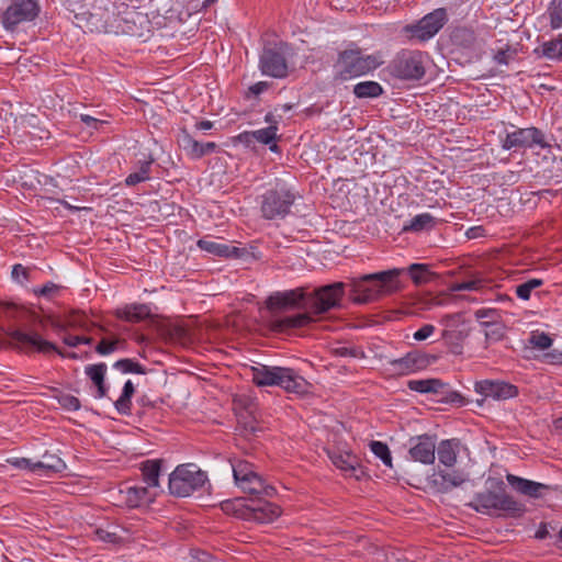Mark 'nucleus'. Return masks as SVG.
I'll list each match as a JSON object with an SVG mask.
<instances>
[{
  "mask_svg": "<svg viewBox=\"0 0 562 562\" xmlns=\"http://www.w3.org/2000/svg\"><path fill=\"white\" fill-rule=\"evenodd\" d=\"M475 392L485 397L503 401L515 397L518 389L504 381L483 380L475 383Z\"/></svg>",
  "mask_w": 562,
  "mask_h": 562,
  "instance_id": "f3484780",
  "label": "nucleus"
},
{
  "mask_svg": "<svg viewBox=\"0 0 562 562\" xmlns=\"http://www.w3.org/2000/svg\"><path fill=\"white\" fill-rule=\"evenodd\" d=\"M225 513H234L245 520H254L260 524H270L281 515V508L261 497L252 499L251 504H245L243 498L226 501L222 504Z\"/></svg>",
  "mask_w": 562,
  "mask_h": 562,
  "instance_id": "39448f33",
  "label": "nucleus"
},
{
  "mask_svg": "<svg viewBox=\"0 0 562 562\" xmlns=\"http://www.w3.org/2000/svg\"><path fill=\"white\" fill-rule=\"evenodd\" d=\"M106 369L108 367L104 362L89 364L85 369L86 374L97 386V397L99 398L104 397L108 393V386L104 382Z\"/></svg>",
  "mask_w": 562,
  "mask_h": 562,
  "instance_id": "bb28decb",
  "label": "nucleus"
},
{
  "mask_svg": "<svg viewBox=\"0 0 562 562\" xmlns=\"http://www.w3.org/2000/svg\"><path fill=\"white\" fill-rule=\"evenodd\" d=\"M459 446L458 439L442 440L437 448L439 462L448 468L453 467L457 462Z\"/></svg>",
  "mask_w": 562,
  "mask_h": 562,
  "instance_id": "cd10ccee",
  "label": "nucleus"
},
{
  "mask_svg": "<svg viewBox=\"0 0 562 562\" xmlns=\"http://www.w3.org/2000/svg\"><path fill=\"white\" fill-rule=\"evenodd\" d=\"M153 162H154V158H151V157L147 160L138 161L137 170L131 172L126 177L125 184L127 187H133L140 182L149 180Z\"/></svg>",
  "mask_w": 562,
  "mask_h": 562,
  "instance_id": "f704fd0d",
  "label": "nucleus"
},
{
  "mask_svg": "<svg viewBox=\"0 0 562 562\" xmlns=\"http://www.w3.org/2000/svg\"><path fill=\"white\" fill-rule=\"evenodd\" d=\"M313 321L308 313L294 315H285L276 317L271 321V328L274 331H285L292 328H301L307 326Z\"/></svg>",
  "mask_w": 562,
  "mask_h": 562,
  "instance_id": "5701e85b",
  "label": "nucleus"
},
{
  "mask_svg": "<svg viewBox=\"0 0 562 562\" xmlns=\"http://www.w3.org/2000/svg\"><path fill=\"white\" fill-rule=\"evenodd\" d=\"M207 482V475L198 465L186 463L178 465L169 475V492L177 497L190 496Z\"/></svg>",
  "mask_w": 562,
  "mask_h": 562,
  "instance_id": "0eeeda50",
  "label": "nucleus"
},
{
  "mask_svg": "<svg viewBox=\"0 0 562 562\" xmlns=\"http://www.w3.org/2000/svg\"><path fill=\"white\" fill-rule=\"evenodd\" d=\"M58 403L67 411H78L80 408V401L78 397L70 394H61L58 396Z\"/></svg>",
  "mask_w": 562,
  "mask_h": 562,
  "instance_id": "603ef678",
  "label": "nucleus"
},
{
  "mask_svg": "<svg viewBox=\"0 0 562 562\" xmlns=\"http://www.w3.org/2000/svg\"><path fill=\"white\" fill-rule=\"evenodd\" d=\"M328 457L333 464L349 476L359 477L360 464L357 456L347 451H329Z\"/></svg>",
  "mask_w": 562,
  "mask_h": 562,
  "instance_id": "4be33fe9",
  "label": "nucleus"
},
{
  "mask_svg": "<svg viewBox=\"0 0 562 562\" xmlns=\"http://www.w3.org/2000/svg\"><path fill=\"white\" fill-rule=\"evenodd\" d=\"M11 274L13 280H15L19 283H23L24 281L29 280L30 270L24 266L18 263L13 266Z\"/></svg>",
  "mask_w": 562,
  "mask_h": 562,
  "instance_id": "13d9d810",
  "label": "nucleus"
},
{
  "mask_svg": "<svg viewBox=\"0 0 562 562\" xmlns=\"http://www.w3.org/2000/svg\"><path fill=\"white\" fill-rule=\"evenodd\" d=\"M181 144L184 150L194 159H199L205 155L215 151L217 145L213 142L199 143L190 134L184 133L181 139Z\"/></svg>",
  "mask_w": 562,
  "mask_h": 562,
  "instance_id": "393cba45",
  "label": "nucleus"
},
{
  "mask_svg": "<svg viewBox=\"0 0 562 562\" xmlns=\"http://www.w3.org/2000/svg\"><path fill=\"white\" fill-rule=\"evenodd\" d=\"M346 288L347 284L344 282H334L313 289L307 296L306 311L314 315H322L340 308Z\"/></svg>",
  "mask_w": 562,
  "mask_h": 562,
  "instance_id": "1a4fd4ad",
  "label": "nucleus"
},
{
  "mask_svg": "<svg viewBox=\"0 0 562 562\" xmlns=\"http://www.w3.org/2000/svg\"><path fill=\"white\" fill-rule=\"evenodd\" d=\"M80 120L82 123H85L86 126L92 127V128H98V124L100 123V121L98 119H95L91 115H88V114H81Z\"/></svg>",
  "mask_w": 562,
  "mask_h": 562,
  "instance_id": "338daca9",
  "label": "nucleus"
},
{
  "mask_svg": "<svg viewBox=\"0 0 562 562\" xmlns=\"http://www.w3.org/2000/svg\"><path fill=\"white\" fill-rule=\"evenodd\" d=\"M237 486L240 487L243 492L256 498H260L261 496L273 497L277 493V490L272 485L266 484L263 479L257 473L246 477L245 481L240 482Z\"/></svg>",
  "mask_w": 562,
  "mask_h": 562,
  "instance_id": "aec40b11",
  "label": "nucleus"
},
{
  "mask_svg": "<svg viewBox=\"0 0 562 562\" xmlns=\"http://www.w3.org/2000/svg\"><path fill=\"white\" fill-rule=\"evenodd\" d=\"M353 93L359 99L378 98L383 93V88L376 81H361L353 87Z\"/></svg>",
  "mask_w": 562,
  "mask_h": 562,
  "instance_id": "e433bc0d",
  "label": "nucleus"
},
{
  "mask_svg": "<svg viewBox=\"0 0 562 562\" xmlns=\"http://www.w3.org/2000/svg\"><path fill=\"white\" fill-rule=\"evenodd\" d=\"M37 473H57L66 469L65 462L56 454L45 452L41 461H36Z\"/></svg>",
  "mask_w": 562,
  "mask_h": 562,
  "instance_id": "2f4dec72",
  "label": "nucleus"
},
{
  "mask_svg": "<svg viewBox=\"0 0 562 562\" xmlns=\"http://www.w3.org/2000/svg\"><path fill=\"white\" fill-rule=\"evenodd\" d=\"M403 269H390L352 279L348 284L349 297L355 304H368L401 289L398 277Z\"/></svg>",
  "mask_w": 562,
  "mask_h": 562,
  "instance_id": "f03ea898",
  "label": "nucleus"
},
{
  "mask_svg": "<svg viewBox=\"0 0 562 562\" xmlns=\"http://www.w3.org/2000/svg\"><path fill=\"white\" fill-rule=\"evenodd\" d=\"M438 474L442 482L451 487L460 486L468 479V475L462 471H439Z\"/></svg>",
  "mask_w": 562,
  "mask_h": 562,
  "instance_id": "49530a36",
  "label": "nucleus"
},
{
  "mask_svg": "<svg viewBox=\"0 0 562 562\" xmlns=\"http://www.w3.org/2000/svg\"><path fill=\"white\" fill-rule=\"evenodd\" d=\"M481 280L474 279L463 282H458L452 285L453 291H473L481 288Z\"/></svg>",
  "mask_w": 562,
  "mask_h": 562,
  "instance_id": "4d7b16f0",
  "label": "nucleus"
},
{
  "mask_svg": "<svg viewBox=\"0 0 562 562\" xmlns=\"http://www.w3.org/2000/svg\"><path fill=\"white\" fill-rule=\"evenodd\" d=\"M436 441L429 435L412 437L409 439L408 454L413 461L423 464H432L436 459Z\"/></svg>",
  "mask_w": 562,
  "mask_h": 562,
  "instance_id": "2eb2a0df",
  "label": "nucleus"
},
{
  "mask_svg": "<svg viewBox=\"0 0 562 562\" xmlns=\"http://www.w3.org/2000/svg\"><path fill=\"white\" fill-rule=\"evenodd\" d=\"M308 294L310 292L305 288L279 292L269 296L268 306L270 308L297 307L306 310Z\"/></svg>",
  "mask_w": 562,
  "mask_h": 562,
  "instance_id": "a211bd4d",
  "label": "nucleus"
},
{
  "mask_svg": "<svg viewBox=\"0 0 562 562\" xmlns=\"http://www.w3.org/2000/svg\"><path fill=\"white\" fill-rule=\"evenodd\" d=\"M238 140L246 144L247 146H250L251 144L255 143V137L251 136V131H246L238 135Z\"/></svg>",
  "mask_w": 562,
  "mask_h": 562,
  "instance_id": "774afa93",
  "label": "nucleus"
},
{
  "mask_svg": "<svg viewBox=\"0 0 562 562\" xmlns=\"http://www.w3.org/2000/svg\"><path fill=\"white\" fill-rule=\"evenodd\" d=\"M233 475L235 483L238 485L240 482L245 481L246 477H249L254 473V465L245 460H237L232 463Z\"/></svg>",
  "mask_w": 562,
  "mask_h": 562,
  "instance_id": "a19ab883",
  "label": "nucleus"
},
{
  "mask_svg": "<svg viewBox=\"0 0 562 562\" xmlns=\"http://www.w3.org/2000/svg\"><path fill=\"white\" fill-rule=\"evenodd\" d=\"M481 326L484 328L486 342H496L505 337L506 326L499 318L492 321H482Z\"/></svg>",
  "mask_w": 562,
  "mask_h": 562,
  "instance_id": "72a5a7b5",
  "label": "nucleus"
},
{
  "mask_svg": "<svg viewBox=\"0 0 562 562\" xmlns=\"http://www.w3.org/2000/svg\"><path fill=\"white\" fill-rule=\"evenodd\" d=\"M494 60L499 64V65H508L509 63V55L507 53V50H504V49H499L495 55H494Z\"/></svg>",
  "mask_w": 562,
  "mask_h": 562,
  "instance_id": "69168bd1",
  "label": "nucleus"
},
{
  "mask_svg": "<svg viewBox=\"0 0 562 562\" xmlns=\"http://www.w3.org/2000/svg\"><path fill=\"white\" fill-rule=\"evenodd\" d=\"M7 462L16 469L26 470V471H30L33 473H37V467H35L36 461H32L31 459L9 458V459H7Z\"/></svg>",
  "mask_w": 562,
  "mask_h": 562,
  "instance_id": "8fccbe9b",
  "label": "nucleus"
},
{
  "mask_svg": "<svg viewBox=\"0 0 562 562\" xmlns=\"http://www.w3.org/2000/svg\"><path fill=\"white\" fill-rule=\"evenodd\" d=\"M543 284L542 279H530L516 286V295L524 301H528L531 296V292Z\"/></svg>",
  "mask_w": 562,
  "mask_h": 562,
  "instance_id": "37998d69",
  "label": "nucleus"
},
{
  "mask_svg": "<svg viewBox=\"0 0 562 562\" xmlns=\"http://www.w3.org/2000/svg\"><path fill=\"white\" fill-rule=\"evenodd\" d=\"M436 224V218L429 213H422L414 216L408 225L404 226V231L422 232L430 229Z\"/></svg>",
  "mask_w": 562,
  "mask_h": 562,
  "instance_id": "ea45409f",
  "label": "nucleus"
},
{
  "mask_svg": "<svg viewBox=\"0 0 562 562\" xmlns=\"http://www.w3.org/2000/svg\"><path fill=\"white\" fill-rule=\"evenodd\" d=\"M427 65V54L420 50L403 49L392 59L387 70L397 79L417 81L424 78Z\"/></svg>",
  "mask_w": 562,
  "mask_h": 562,
  "instance_id": "423d86ee",
  "label": "nucleus"
},
{
  "mask_svg": "<svg viewBox=\"0 0 562 562\" xmlns=\"http://www.w3.org/2000/svg\"><path fill=\"white\" fill-rule=\"evenodd\" d=\"M548 14L550 18V26L552 29H559L562 26V0H552L549 8Z\"/></svg>",
  "mask_w": 562,
  "mask_h": 562,
  "instance_id": "de8ad7c7",
  "label": "nucleus"
},
{
  "mask_svg": "<svg viewBox=\"0 0 562 562\" xmlns=\"http://www.w3.org/2000/svg\"><path fill=\"white\" fill-rule=\"evenodd\" d=\"M541 361L548 364L562 366V350L552 349L543 353Z\"/></svg>",
  "mask_w": 562,
  "mask_h": 562,
  "instance_id": "864d4df0",
  "label": "nucleus"
},
{
  "mask_svg": "<svg viewBox=\"0 0 562 562\" xmlns=\"http://www.w3.org/2000/svg\"><path fill=\"white\" fill-rule=\"evenodd\" d=\"M443 393L446 394V396L442 398V402L448 403V404H454L458 406L464 405V403H465L464 397L459 392H457V391L446 392L443 390Z\"/></svg>",
  "mask_w": 562,
  "mask_h": 562,
  "instance_id": "bf43d9fd",
  "label": "nucleus"
},
{
  "mask_svg": "<svg viewBox=\"0 0 562 562\" xmlns=\"http://www.w3.org/2000/svg\"><path fill=\"white\" fill-rule=\"evenodd\" d=\"M113 367L115 369H117L119 371H121L122 373H136V374L145 373V368L140 363L134 361L133 359H128V358L117 360L113 364Z\"/></svg>",
  "mask_w": 562,
  "mask_h": 562,
  "instance_id": "a18cd8bd",
  "label": "nucleus"
},
{
  "mask_svg": "<svg viewBox=\"0 0 562 562\" xmlns=\"http://www.w3.org/2000/svg\"><path fill=\"white\" fill-rule=\"evenodd\" d=\"M40 12L37 0H10L8 8L0 13V23L7 31L34 20Z\"/></svg>",
  "mask_w": 562,
  "mask_h": 562,
  "instance_id": "9d476101",
  "label": "nucleus"
},
{
  "mask_svg": "<svg viewBox=\"0 0 562 562\" xmlns=\"http://www.w3.org/2000/svg\"><path fill=\"white\" fill-rule=\"evenodd\" d=\"M469 331L465 329H445L441 333V338L449 347L453 355H462L463 342L468 338Z\"/></svg>",
  "mask_w": 562,
  "mask_h": 562,
  "instance_id": "c85d7f7f",
  "label": "nucleus"
},
{
  "mask_svg": "<svg viewBox=\"0 0 562 562\" xmlns=\"http://www.w3.org/2000/svg\"><path fill=\"white\" fill-rule=\"evenodd\" d=\"M552 342V338L547 333L539 330L532 331L529 338V344L540 350L549 349Z\"/></svg>",
  "mask_w": 562,
  "mask_h": 562,
  "instance_id": "09e8293b",
  "label": "nucleus"
},
{
  "mask_svg": "<svg viewBox=\"0 0 562 562\" xmlns=\"http://www.w3.org/2000/svg\"><path fill=\"white\" fill-rule=\"evenodd\" d=\"M369 447L376 458H379L386 467L392 468V456L386 443L372 440L369 443Z\"/></svg>",
  "mask_w": 562,
  "mask_h": 562,
  "instance_id": "79ce46f5",
  "label": "nucleus"
},
{
  "mask_svg": "<svg viewBox=\"0 0 562 562\" xmlns=\"http://www.w3.org/2000/svg\"><path fill=\"white\" fill-rule=\"evenodd\" d=\"M9 337L21 348H31L42 353H48L52 351H56L61 357H66V353H64L61 350H59L56 345L53 342L43 339L38 334L32 333L27 334L20 329H14L9 333ZM67 357L70 358H77L76 353H68Z\"/></svg>",
  "mask_w": 562,
  "mask_h": 562,
  "instance_id": "4468645a",
  "label": "nucleus"
},
{
  "mask_svg": "<svg viewBox=\"0 0 562 562\" xmlns=\"http://www.w3.org/2000/svg\"><path fill=\"white\" fill-rule=\"evenodd\" d=\"M135 393V387L131 380L126 381L121 396L115 401L114 405L117 412L122 415L131 414L132 402L131 398Z\"/></svg>",
  "mask_w": 562,
  "mask_h": 562,
  "instance_id": "58836bf2",
  "label": "nucleus"
},
{
  "mask_svg": "<svg viewBox=\"0 0 562 562\" xmlns=\"http://www.w3.org/2000/svg\"><path fill=\"white\" fill-rule=\"evenodd\" d=\"M474 316L480 323L482 321H492L501 318V315L497 310L495 308H480L475 311Z\"/></svg>",
  "mask_w": 562,
  "mask_h": 562,
  "instance_id": "6e6d98bb",
  "label": "nucleus"
},
{
  "mask_svg": "<svg viewBox=\"0 0 562 562\" xmlns=\"http://www.w3.org/2000/svg\"><path fill=\"white\" fill-rule=\"evenodd\" d=\"M121 493L124 494L125 504L131 508L147 505L156 497L155 492L146 486L138 485L126 486L125 490H121Z\"/></svg>",
  "mask_w": 562,
  "mask_h": 562,
  "instance_id": "412c9836",
  "label": "nucleus"
},
{
  "mask_svg": "<svg viewBox=\"0 0 562 562\" xmlns=\"http://www.w3.org/2000/svg\"><path fill=\"white\" fill-rule=\"evenodd\" d=\"M535 53L549 59H562V35L557 40L544 42L535 49Z\"/></svg>",
  "mask_w": 562,
  "mask_h": 562,
  "instance_id": "4c0bfd02",
  "label": "nucleus"
},
{
  "mask_svg": "<svg viewBox=\"0 0 562 562\" xmlns=\"http://www.w3.org/2000/svg\"><path fill=\"white\" fill-rule=\"evenodd\" d=\"M67 324L70 327L79 328L82 330H90L93 324L89 321L88 316L83 312H71L67 318Z\"/></svg>",
  "mask_w": 562,
  "mask_h": 562,
  "instance_id": "c03bdc74",
  "label": "nucleus"
},
{
  "mask_svg": "<svg viewBox=\"0 0 562 562\" xmlns=\"http://www.w3.org/2000/svg\"><path fill=\"white\" fill-rule=\"evenodd\" d=\"M435 326L431 324L423 325L417 331L414 333V339L417 341L429 338L435 333Z\"/></svg>",
  "mask_w": 562,
  "mask_h": 562,
  "instance_id": "052dcab7",
  "label": "nucleus"
},
{
  "mask_svg": "<svg viewBox=\"0 0 562 562\" xmlns=\"http://www.w3.org/2000/svg\"><path fill=\"white\" fill-rule=\"evenodd\" d=\"M490 488L474 494L467 506L479 514L492 517L517 518L526 512L525 505L506 492L501 479H488Z\"/></svg>",
  "mask_w": 562,
  "mask_h": 562,
  "instance_id": "f257e3e1",
  "label": "nucleus"
},
{
  "mask_svg": "<svg viewBox=\"0 0 562 562\" xmlns=\"http://www.w3.org/2000/svg\"><path fill=\"white\" fill-rule=\"evenodd\" d=\"M252 381L258 386L277 385L290 393L306 392L307 382L290 368L260 364L252 367Z\"/></svg>",
  "mask_w": 562,
  "mask_h": 562,
  "instance_id": "20e7f679",
  "label": "nucleus"
},
{
  "mask_svg": "<svg viewBox=\"0 0 562 562\" xmlns=\"http://www.w3.org/2000/svg\"><path fill=\"white\" fill-rule=\"evenodd\" d=\"M538 145L546 148L549 145L544 140L543 133L537 127L517 128L512 133H507L503 140L502 147L506 150L513 148H528Z\"/></svg>",
  "mask_w": 562,
  "mask_h": 562,
  "instance_id": "ddd939ff",
  "label": "nucleus"
},
{
  "mask_svg": "<svg viewBox=\"0 0 562 562\" xmlns=\"http://www.w3.org/2000/svg\"><path fill=\"white\" fill-rule=\"evenodd\" d=\"M506 480L514 490L532 498H539L543 495L544 491L551 490L550 485L530 481L514 474H507Z\"/></svg>",
  "mask_w": 562,
  "mask_h": 562,
  "instance_id": "6ab92c4d",
  "label": "nucleus"
},
{
  "mask_svg": "<svg viewBox=\"0 0 562 562\" xmlns=\"http://www.w3.org/2000/svg\"><path fill=\"white\" fill-rule=\"evenodd\" d=\"M114 315L128 323H139L150 316V308L146 304H127L124 307L116 308Z\"/></svg>",
  "mask_w": 562,
  "mask_h": 562,
  "instance_id": "b1692460",
  "label": "nucleus"
},
{
  "mask_svg": "<svg viewBox=\"0 0 562 562\" xmlns=\"http://www.w3.org/2000/svg\"><path fill=\"white\" fill-rule=\"evenodd\" d=\"M161 460H146L140 464L143 481L149 490L159 487Z\"/></svg>",
  "mask_w": 562,
  "mask_h": 562,
  "instance_id": "c756f323",
  "label": "nucleus"
},
{
  "mask_svg": "<svg viewBox=\"0 0 562 562\" xmlns=\"http://www.w3.org/2000/svg\"><path fill=\"white\" fill-rule=\"evenodd\" d=\"M448 386L440 379H422V380H409L407 387L411 391L418 393H430V394H443V390Z\"/></svg>",
  "mask_w": 562,
  "mask_h": 562,
  "instance_id": "a878e982",
  "label": "nucleus"
},
{
  "mask_svg": "<svg viewBox=\"0 0 562 562\" xmlns=\"http://www.w3.org/2000/svg\"><path fill=\"white\" fill-rule=\"evenodd\" d=\"M60 289L61 288L59 285L53 282H47L38 291H36V293L46 297H52L58 293Z\"/></svg>",
  "mask_w": 562,
  "mask_h": 562,
  "instance_id": "680f3d73",
  "label": "nucleus"
},
{
  "mask_svg": "<svg viewBox=\"0 0 562 562\" xmlns=\"http://www.w3.org/2000/svg\"><path fill=\"white\" fill-rule=\"evenodd\" d=\"M269 83L266 81H259L252 86L249 87V93L252 95H259L266 90H268Z\"/></svg>",
  "mask_w": 562,
  "mask_h": 562,
  "instance_id": "e2e57ef3",
  "label": "nucleus"
},
{
  "mask_svg": "<svg viewBox=\"0 0 562 562\" xmlns=\"http://www.w3.org/2000/svg\"><path fill=\"white\" fill-rule=\"evenodd\" d=\"M200 249L210 252L218 257L229 258L237 255L238 248L232 247L227 244L212 240L209 238H202L198 241Z\"/></svg>",
  "mask_w": 562,
  "mask_h": 562,
  "instance_id": "7c9ffc66",
  "label": "nucleus"
},
{
  "mask_svg": "<svg viewBox=\"0 0 562 562\" xmlns=\"http://www.w3.org/2000/svg\"><path fill=\"white\" fill-rule=\"evenodd\" d=\"M297 195L285 184H277L261 195L260 211L266 220H282L291 212Z\"/></svg>",
  "mask_w": 562,
  "mask_h": 562,
  "instance_id": "6e6552de",
  "label": "nucleus"
},
{
  "mask_svg": "<svg viewBox=\"0 0 562 562\" xmlns=\"http://www.w3.org/2000/svg\"><path fill=\"white\" fill-rule=\"evenodd\" d=\"M259 69L266 76L277 79L285 78L289 66L283 46L265 47L260 54Z\"/></svg>",
  "mask_w": 562,
  "mask_h": 562,
  "instance_id": "9b49d317",
  "label": "nucleus"
},
{
  "mask_svg": "<svg viewBox=\"0 0 562 562\" xmlns=\"http://www.w3.org/2000/svg\"><path fill=\"white\" fill-rule=\"evenodd\" d=\"M381 65L376 55H364L356 44L340 50L334 65V81L341 83L347 80L364 76Z\"/></svg>",
  "mask_w": 562,
  "mask_h": 562,
  "instance_id": "7ed1b4c3",
  "label": "nucleus"
},
{
  "mask_svg": "<svg viewBox=\"0 0 562 562\" xmlns=\"http://www.w3.org/2000/svg\"><path fill=\"white\" fill-rule=\"evenodd\" d=\"M119 342V339L109 340L106 338H102L100 342L95 346V351L102 356L110 355L117 349Z\"/></svg>",
  "mask_w": 562,
  "mask_h": 562,
  "instance_id": "3c124183",
  "label": "nucleus"
},
{
  "mask_svg": "<svg viewBox=\"0 0 562 562\" xmlns=\"http://www.w3.org/2000/svg\"><path fill=\"white\" fill-rule=\"evenodd\" d=\"M407 272L416 285L426 284L438 276L430 271L429 266L425 263H413L407 268Z\"/></svg>",
  "mask_w": 562,
  "mask_h": 562,
  "instance_id": "473e14b6",
  "label": "nucleus"
},
{
  "mask_svg": "<svg viewBox=\"0 0 562 562\" xmlns=\"http://www.w3.org/2000/svg\"><path fill=\"white\" fill-rule=\"evenodd\" d=\"M389 364L394 373L406 375L426 369L429 364V359L425 353L414 351L408 352L402 358L390 360Z\"/></svg>",
  "mask_w": 562,
  "mask_h": 562,
  "instance_id": "dca6fc26",
  "label": "nucleus"
},
{
  "mask_svg": "<svg viewBox=\"0 0 562 562\" xmlns=\"http://www.w3.org/2000/svg\"><path fill=\"white\" fill-rule=\"evenodd\" d=\"M95 533L98 538L102 541L115 542L117 539V536L115 533L109 532L104 529H97Z\"/></svg>",
  "mask_w": 562,
  "mask_h": 562,
  "instance_id": "0e129e2a",
  "label": "nucleus"
},
{
  "mask_svg": "<svg viewBox=\"0 0 562 562\" xmlns=\"http://www.w3.org/2000/svg\"><path fill=\"white\" fill-rule=\"evenodd\" d=\"M333 353L338 357H350V358H358V357L364 356L363 352L360 351L359 349L352 348V347H346V346H341V347H337V348L333 349Z\"/></svg>",
  "mask_w": 562,
  "mask_h": 562,
  "instance_id": "5fc2aeb1",
  "label": "nucleus"
},
{
  "mask_svg": "<svg viewBox=\"0 0 562 562\" xmlns=\"http://www.w3.org/2000/svg\"><path fill=\"white\" fill-rule=\"evenodd\" d=\"M447 20L446 10L440 8L425 15L417 24L407 25L406 31L412 38L427 41L434 37L445 25Z\"/></svg>",
  "mask_w": 562,
  "mask_h": 562,
  "instance_id": "f8f14e48",
  "label": "nucleus"
},
{
  "mask_svg": "<svg viewBox=\"0 0 562 562\" xmlns=\"http://www.w3.org/2000/svg\"><path fill=\"white\" fill-rule=\"evenodd\" d=\"M278 127L276 125L268 126L266 128H260L257 131H251V136L255 137V142L269 145V149L273 153L279 151V146L277 145L276 140L278 138L277 132Z\"/></svg>",
  "mask_w": 562,
  "mask_h": 562,
  "instance_id": "c9c22d12",
  "label": "nucleus"
}]
</instances>
